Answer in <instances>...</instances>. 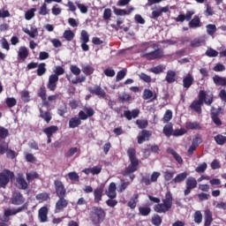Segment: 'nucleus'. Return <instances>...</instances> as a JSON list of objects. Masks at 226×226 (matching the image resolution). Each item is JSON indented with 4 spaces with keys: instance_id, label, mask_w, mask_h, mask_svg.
Returning <instances> with one entry per match:
<instances>
[{
    "instance_id": "9",
    "label": "nucleus",
    "mask_w": 226,
    "mask_h": 226,
    "mask_svg": "<svg viewBox=\"0 0 226 226\" xmlns=\"http://www.w3.org/2000/svg\"><path fill=\"white\" fill-rule=\"evenodd\" d=\"M197 178L193 177H189L185 180V190L184 191V194L186 197L192 193V190H195L197 187Z\"/></svg>"
},
{
    "instance_id": "59",
    "label": "nucleus",
    "mask_w": 226,
    "mask_h": 226,
    "mask_svg": "<svg viewBox=\"0 0 226 226\" xmlns=\"http://www.w3.org/2000/svg\"><path fill=\"white\" fill-rule=\"evenodd\" d=\"M205 54H206V56H207V57L218 56V51H216V49H214L212 48L208 49Z\"/></svg>"
},
{
    "instance_id": "35",
    "label": "nucleus",
    "mask_w": 226,
    "mask_h": 226,
    "mask_svg": "<svg viewBox=\"0 0 226 226\" xmlns=\"http://www.w3.org/2000/svg\"><path fill=\"white\" fill-rule=\"evenodd\" d=\"M211 223H213V213L210 210H206L204 226H211Z\"/></svg>"
},
{
    "instance_id": "63",
    "label": "nucleus",
    "mask_w": 226,
    "mask_h": 226,
    "mask_svg": "<svg viewBox=\"0 0 226 226\" xmlns=\"http://www.w3.org/2000/svg\"><path fill=\"white\" fill-rule=\"evenodd\" d=\"M102 17L104 20H110V17H112V10L109 8L105 9Z\"/></svg>"
},
{
    "instance_id": "23",
    "label": "nucleus",
    "mask_w": 226,
    "mask_h": 226,
    "mask_svg": "<svg viewBox=\"0 0 226 226\" xmlns=\"http://www.w3.org/2000/svg\"><path fill=\"white\" fill-rule=\"evenodd\" d=\"M162 133H164L165 136L168 138L172 137L174 133V125L172 124V123H169L166 125H164L162 129Z\"/></svg>"
},
{
    "instance_id": "43",
    "label": "nucleus",
    "mask_w": 226,
    "mask_h": 226,
    "mask_svg": "<svg viewBox=\"0 0 226 226\" xmlns=\"http://www.w3.org/2000/svg\"><path fill=\"white\" fill-rule=\"evenodd\" d=\"M64 38L66 40V41H72L73 38H75V33L72 30H65L64 32Z\"/></svg>"
},
{
    "instance_id": "19",
    "label": "nucleus",
    "mask_w": 226,
    "mask_h": 226,
    "mask_svg": "<svg viewBox=\"0 0 226 226\" xmlns=\"http://www.w3.org/2000/svg\"><path fill=\"white\" fill-rule=\"evenodd\" d=\"M117 187L116 183L111 182L108 187V191H106V195L109 199H116L117 197V193L116 192Z\"/></svg>"
},
{
    "instance_id": "61",
    "label": "nucleus",
    "mask_w": 226,
    "mask_h": 226,
    "mask_svg": "<svg viewBox=\"0 0 226 226\" xmlns=\"http://www.w3.org/2000/svg\"><path fill=\"white\" fill-rule=\"evenodd\" d=\"M194 222L195 223H202V213L200 211H196L194 213Z\"/></svg>"
},
{
    "instance_id": "30",
    "label": "nucleus",
    "mask_w": 226,
    "mask_h": 226,
    "mask_svg": "<svg viewBox=\"0 0 226 226\" xmlns=\"http://www.w3.org/2000/svg\"><path fill=\"white\" fill-rule=\"evenodd\" d=\"M26 34H28L30 38H36L38 36V28L36 26H31V31L29 28H23Z\"/></svg>"
},
{
    "instance_id": "13",
    "label": "nucleus",
    "mask_w": 226,
    "mask_h": 226,
    "mask_svg": "<svg viewBox=\"0 0 226 226\" xmlns=\"http://www.w3.org/2000/svg\"><path fill=\"white\" fill-rule=\"evenodd\" d=\"M88 91L91 94H95V96H99L100 98H105L107 96L105 90L99 85H95L94 87H88Z\"/></svg>"
},
{
    "instance_id": "10",
    "label": "nucleus",
    "mask_w": 226,
    "mask_h": 226,
    "mask_svg": "<svg viewBox=\"0 0 226 226\" xmlns=\"http://www.w3.org/2000/svg\"><path fill=\"white\" fill-rule=\"evenodd\" d=\"M55 186V193L56 197H66V187H64V184L59 179L54 181Z\"/></svg>"
},
{
    "instance_id": "54",
    "label": "nucleus",
    "mask_w": 226,
    "mask_h": 226,
    "mask_svg": "<svg viewBox=\"0 0 226 226\" xmlns=\"http://www.w3.org/2000/svg\"><path fill=\"white\" fill-rule=\"evenodd\" d=\"M80 41L81 42H89V34H87V31H86V30L81 31Z\"/></svg>"
},
{
    "instance_id": "14",
    "label": "nucleus",
    "mask_w": 226,
    "mask_h": 226,
    "mask_svg": "<svg viewBox=\"0 0 226 226\" xmlns=\"http://www.w3.org/2000/svg\"><path fill=\"white\" fill-rule=\"evenodd\" d=\"M37 96L42 100L43 107H50V103L47 101V88L41 86L37 93Z\"/></svg>"
},
{
    "instance_id": "50",
    "label": "nucleus",
    "mask_w": 226,
    "mask_h": 226,
    "mask_svg": "<svg viewBox=\"0 0 226 226\" xmlns=\"http://www.w3.org/2000/svg\"><path fill=\"white\" fill-rule=\"evenodd\" d=\"M185 133H187V131L185 128L173 130V137H183Z\"/></svg>"
},
{
    "instance_id": "42",
    "label": "nucleus",
    "mask_w": 226,
    "mask_h": 226,
    "mask_svg": "<svg viewBox=\"0 0 226 226\" xmlns=\"http://www.w3.org/2000/svg\"><path fill=\"white\" fill-rule=\"evenodd\" d=\"M34 179H40V174L36 171H31L26 173V181L31 183V181H34Z\"/></svg>"
},
{
    "instance_id": "1",
    "label": "nucleus",
    "mask_w": 226,
    "mask_h": 226,
    "mask_svg": "<svg viewBox=\"0 0 226 226\" xmlns=\"http://www.w3.org/2000/svg\"><path fill=\"white\" fill-rule=\"evenodd\" d=\"M215 102V95L213 94H210L207 95L204 90H200L198 94V100H194L191 105L190 109L191 110H193L196 112V114H202V105L206 103L207 107H211L213 102Z\"/></svg>"
},
{
    "instance_id": "47",
    "label": "nucleus",
    "mask_w": 226,
    "mask_h": 226,
    "mask_svg": "<svg viewBox=\"0 0 226 226\" xmlns=\"http://www.w3.org/2000/svg\"><path fill=\"white\" fill-rule=\"evenodd\" d=\"M5 103L9 109H12V107H15V105H17V99L13 97H7L5 99Z\"/></svg>"
},
{
    "instance_id": "44",
    "label": "nucleus",
    "mask_w": 226,
    "mask_h": 226,
    "mask_svg": "<svg viewBox=\"0 0 226 226\" xmlns=\"http://www.w3.org/2000/svg\"><path fill=\"white\" fill-rule=\"evenodd\" d=\"M139 212L141 216H148L151 213V207H139Z\"/></svg>"
},
{
    "instance_id": "32",
    "label": "nucleus",
    "mask_w": 226,
    "mask_h": 226,
    "mask_svg": "<svg viewBox=\"0 0 226 226\" xmlns=\"http://www.w3.org/2000/svg\"><path fill=\"white\" fill-rule=\"evenodd\" d=\"M156 100L157 95L156 94H154L153 91L146 88L143 92V100Z\"/></svg>"
},
{
    "instance_id": "18",
    "label": "nucleus",
    "mask_w": 226,
    "mask_h": 226,
    "mask_svg": "<svg viewBox=\"0 0 226 226\" xmlns=\"http://www.w3.org/2000/svg\"><path fill=\"white\" fill-rule=\"evenodd\" d=\"M139 114H140V110L137 109H132V111L130 110L124 111V116L126 117L128 121H132V119L139 117Z\"/></svg>"
},
{
    "instance_id": "45",
    "label": "nucleus",
    "mask_w": 226,
    "mask_h": 226,
    "mask_svg": "<svg viewBox=\"0 0 226 226\" xmlns=\"http://www.w3.org/2000/svg\"><path fill=\"white\" fill-rule=\"evenodd\" d=\"M80 153V149L78 147H71L64 154L65 158H72L73 154Z\"/></svg>"
},
{
    "instance_id": "26",
    "label": "nucleus",
    "mask_w": 226,
    "mask_h": 226,
    "mask_svg": "<svg viewBox=\"0 0 226 226\" xmlns=\"http://www.w3.org/2000/svg\"><path fill=\"white\" fill-rule=\"evenodd\" d=\"M133 11V7H129L128 10L124 9H114L115 15H117L118 17H124V15H130Z\"/></svg>"
},
{
    "instance_id": "21",
    "label": "nucleus",
    "mask_w": 226,
    "mask_h": 226,
    "mask_svg": "<svg viewBox=\"0 0 226 226\" xmlns=\"http://www.w3.org/2000/svg\"><path fill=\"white\" fill-rule=\"evenodd\" d=\"M149 137H151V132L147 130L141 131L139 136H138V144H143L146 140H149Z\"/></svg>"
},
{
    "instance_id": "46",
    "label": "nucleus",
    "mask_w": 226,
    "mask_h": 226,
    "mask_svg": "<svg viewBox=\"0 0 226 226\" xmlns=\"http://www.w3.org/2000/svg\"><path fill=\"white\" fill-rule=\"evenodd\" d=\"M172 119V110L167 109L162 117V123L167 124Z\"/></svg>"
},
{
    "instance_id": "48",
    "label": "nucleus",
    "mask_w": 226,
    "mask_h": 226,
    "mask_svg": "<svg viewBox=\"0 0 226 226\" xmlns=\"http://www.w3.org/2000/svg\"><path fill=\"white\" fill-rule=\"evenodd\" d=\"M206 28H207V34H209V36H213L215 33H216L217 31L216 25H213V24L207 25Z\"/></svg>"
},
{
    "instance_id": "31",
    "label": "nucleus",
    "mask_w": 226,
    "mask_h": 226,
    "mask_svg": "<svg viewBox=\"0 0 226 226\" xmlns=\"http://www.w3.org/2000/svg\"><path fill=\"white\" fill-rule=\"evenodd\" d=\"M138 202H139V193H136L133 195V197L131 198V200L127 203V206L131 209H135L137 207Z\"/></svg>"
},
{
    "instance_id": "64",
    "label": "nucleus",
    "mask_w": 226,
    "mask_h": 226,
    "mask_svg": "<svg viewBox=\"0 0 226 226\" xmlns=\"http://www.w3.org/2000/svg\"><path fill=\"white\" fill-rule=\"evenodd\" d=\"M136 124H138L139 128L144 130V128H147V120H137Z\"/></svg>"
},
{
    "instance_id": "24",
    "label": "nucleus",
    "mask_w": 226,
    "mask_h": 226,
    "mask_svg": "<svg viewBox=\"0 0 226 226\" xmlns=\"http://www.w3.org/2000/svg\"><path fill=\"white\" fill-rule=\"evenodd\" d=\"M167 153L169 154H172V156L174 157L176 162L179 163V165H183V157H181V155H179V154H177V152H176L173 148L171 147L167 148Z\"/></svg>"
},
{
    "instance_id": "15",
    "label": "nucleus",
    "mask_w": 226,
    "mask_h": 226,
    "mask_svg": "<svg viewBox=\"0 0 226 226\" xmlns=\"http://www.w3.org/2000/svg\"><path fill=\"white\" fill-rule=\"evenodd\" d=\"M193 82H195L193 75H192L191 73L186 74V76L183 79L184 89H190L192 86H193Z\"/></svg>"
},
{
    "instance_id": "2",
    "label": "nucleus",
    "mask_w": 226,
    "mask_h": 226,
    "mask_svg": "<svg viewBox=\"0 0 226 226\" xmlns=\"http://www.w3.org/2000/svg\"><path fill=\"white\" fill-rule=\"evenodd\" d=\"M148 199L151 202H154L156 204L154 207L155 213H167L172 209L174 198L172 197V192H170V191L165 193V198L162 199V203H160V199L154 196L148 195Z\"/></svg>"
},
{
    "instance_id": "16",
    "label": "nucleus",
    "mask_w": 226,
    "mask_h": 226,
    "mask_svg": "<svg viewBox=\"0 0 226 226\" xmlns=\"http://www.w3.org/2000/svg\"><path fill=\"white\" fill-rule=\"evenodd\" d=\"M49 207H41L39 209V220L41 223H45V222H48L49 217Z\"/></svg>"
},
{
    "instance_id": "22",
    "label": "nucleus",
    "mask_w": 226,
    "mask_h": 226,
    "mask_svg": "<svg viewBox=\"0 0 226 226\" xmlns=\"http://www.w3.org/2000/svg\"><path fill=\"white\" fill-rule=\"evenodd\" d=\"M39 112H40L39 117L43 119L45 123H47V124H49V123L52 121V113H50V111H43V109H40Z\"/></svg>"
},
{
    "instance_id": "58",
    "label": "nucleus",
    "mask_w": 226,
    "mask_h": 226,
    "mask_svg": "<svg viewBox=\"0 0 226 226\" xmlns=\"http://www.w3.org/2000/svg\"><path fill=\"white\" fill-rule=\"evenodd\" d=\"M39 15H49V10L47 8V3L45 2L39 9Z\"/></svg>"
},
{
    "instance_id": "34",
    "label": "nucleus",
    "mask_w": 226,
    "mask_h": 226,
    "mask_svg": "<svg viewBox=\"0 0 226 226\" xmlns=\"http://www.w3.org/2000/svg\"><path fill=\"white\" fill-rule=\"evenodd\" d=\"M165 80L168 84H173V82H176V72L170 70L168 71Z\"/></svg>"
},
{
    "instance_id": "29",
    "label": "nucleus",
    "mask_w": 226,
    "mask_h": 226,
    "mask_svg": "<svg viewBox=\"0 0 226 226\" xmlns=\"http://www.w3.org/2000/svg\"><path fill=\"white\" fill-rule=\"evenodd\" d=\"M47 64L41 63L37 65L36 73L38 77H43L47 73Z\"/></svg>"
},
{
    "instance_id": "39",
    "label": "nucleus",
    "mask_w": 226,
    "mask_h": 226,
    "mask_svg": "<svg viewBox=\"0 0 226 226\" xmlns=\"http://www.w3.org/2000/svg\"><path fill=\"white\" fill-rule=\"evenodd\" d=\"M215 141L218 146H223L226 144V136H223L222 134H217L214 137Z\"/></svg>"
},
{
    "instance_id": "11",
    "label": "nucleus",
    "mask_w": 226,
    "mask_h": 226,
    "mask_svg": "<svg viewBox=\"0 0 226 226\" xmlns=\"http://www.w3.org/2000/svg\"><path fill=\"white\" fill-rule=\"evenodd\" d=\"M11 202L13 206H22L26 202V198H24V195L20 192L14 191L11 198Z\"/></svg>"
},
{
    "instance_id": "33",
    "label": "nucleus",
    "mask_w": 226,
    "mask_h": 226,
    "mask_svg": "<svg viewBox=\"0 0 226 226\" xmlns=\"http://www.w3.org/2000/svg\"><path fill=\"white\" fill-rule=\"evenodd\" d=\"M185 128L187 130H202V126L199 122H187L185 123Z\"/></svg>"
},
{
    "instance_id": "27",
    "label": "nucleus",
    "mask_w": 226,
    "mask_h": 226,
    "mask_svg": "<svg viewBox=\"0 0 226 226\" xmlns=\"http://www.w3.org/2000/svg\"><path fill=\"white\" fill-rule=\"evenodd\" d=\"M16 182L19 185L20 190H27L29 185L27 184L24 177L22 176L18 177L16 179Z\"/></svg>"
},
{
    "instance_id": "55",
    "label": "nucleus",
    "mask_w": 226,
    "mask_h": 226,
    "mask_svg": "<svg viewBox=\"0 0 226 226\" xmlns=\"http://www.w3.org/2000/svg\"><path fill=\"white\" fill-rule=\"evenodd\" d=\"M30 98L31 97L29 95V91L25 90V91L21 92V100L23 102H25V103H27V102H31Z\"/></svg>"
},
{
    "instance_id": "20",
    "label": "nucleus",
    "mask_w": 226,
    "mask_h": 226,
    "mask_svg": "<svg viewBox=\"0 0 226 226\" xmlns=\"http://www.w3.org/2000/svg\"><path fill=\"white\" fill-rule=\"evenodd\" d=\"M27 57H29V50L26 48V46H21L18 51V59L26 61Z\"/></svg>"
},
{
    "instance_id": "60",
    "label": "nucleus",
    "mask_w": 226,
    "mask_h": 226,
    "mask_svg": "<svg viewBox=\"0 0 226 226\" xmlns=\"http://www.w3.org/2000/svg\"><path fill=\"white\" fill-rule=\"evenodd\" d=\"M9 145L5 141L0 143V154H4L8 151Z\"/></svg>"
},
{
    "instance_id": "8",
    "label": "nucleus",
    "mask_w": 226,
    "mask_h": 226,
    "mask_svg": "<svg viewBox=\"0 0 226 226\" xmlns=\"http://www.w3.org/2000/svg\"><path fill=\"white\" fill-rule=\"evenodd\" d=\"M70 201L66 200V197H58L55 204V213H63L68 207Z\"/></svg>"
},
{
    "instance_id": "6",
    "label": "nucleus",
    "mask_w": 226,
    "mask_h": 226,
    "mask_svg": "<svg viewBox=\"0 0 226 226\" xmlns=\"http://www.w3.org/2000/svg\"><path fill=\"white\" fill-rule=\"evenodd\" d=\"M140 56L147 61H154L156 59H162L165 57V54L162 49H157L148 53H142Z\"/></svg>"
},
{
    "instance_id": "25",
    "label": "nucleus",
    "mask_w": 226,
    "mask_h": 226,
    "mask_svg": "<svg viewBox=\"0 0 226 226\" xmlns=\"http://www.w3.org/2000/svg\"><path fill=\"white\" fill-rule=\"evenodd\" d=\"M59 127L56 125H51L49 127L44 128L42 132L45 133V135H47V137H52L54 133H57Z\"/></svg>"
},
{
    "instance_id": "56",
    "label": "nucleus",
    "mask_w": 226,
    "mask_h": 226,
    "mask_svg": "<svg viewBox=\"0 0 226 226\" xmlns=\"http://www.w3.org/2000/svg\"><path fill=\"white\" fill-rule=\"evenodd\" d=\"M152 223L155 226L162 225V217L159 215H155L152 217Z\"/></svg>"
},
{
    "instance_id": "57",
    "label": "nucleus",
    "mask_w": 226,
    "mask_h": 226,
    "mask_svg": "<svg viewBox=\"0 0 226 226\" xmlns=\"http://www.w3.org/2000/svg\"><path fill=\"white\" fill-rule=\"evenodd\" d=\"M9 135H10V132L8 131V129L3 126H0V139H4Z\"/></svg>"
},
{
    "instance_id": "4",
    "label": "nucleus",
    "mask_w": 226,
    "mask_h": 226,
    "mask_svg": "<svg viewBox=\"0 0 226 226\" xmlns=\"http://www.w3.org/2000/svg\"><path fill=\"white\" fill-rule=\"evenodd\" d=\"M94 109L91 107L85 108L84 110H80L78 114L79 117H72L69 120V128H77L82 124V121L87 120L88 117L94 116Z\"/></svg>"
},
{
    "instance_id": "51",
    "label": "nucleus",
    "mask_w": 226,
    "mask_h": 226,
    "mask_svg": "<svg viewBox=\"0 0 226 226\" xmlns=\"http://www.w3.org/2000/svg\"><path fill=\"white\" fill-rule=\"evenodd\" d=\"M193 146H196V147H199L200 144H202V136L200 134L195 135V137L192 139V143Z\"/></svg>"
},
{
    "instance_id": "41",
    "label": "nucleus",
    "mask_w": 226,
    "mask_h": 226,
    "mask_svg": "<svg viewBox=\"0 0 226 226\" xmlns=\"http://www.w3.org/2000/svg\"><path fill=\"white\" fill-rule=\"evenodd\" d=\"M163 70H165V65L159 64L149 69V72H151V73H154L155 75H159V73H163Z\"/></svg>"
},
{
    "instance_id": "36",
    "label": "nucleus",
    "mask_w": 226,
    "mask_h": 226,
    "mask_svg": "<svg viewBox=\"0 0 226 226\" xmlns=\"http://www.w3.org/2000/svg\"><path fill=\"white\" fill-rule=\"evenodd\" d=\"M36 200L39 202H47V200H50V194L48 192H41L35 196Z\"/></svg>"
},
{
    "instance_id": "5",
    "label": "nucleus",
    "mask_w": 226,
    "mask_h": 226,
    "mask_svg": "<svg viewBox=\"0 0 226 226\" xmlns=\"http://www.w3.org/2000/svg\"><path fill=\"white\" fill-rule=\"evenodd\" d=\"M127 156H129V166L124 170V176L127 174H133L137 172L139 169V159L137 158V150L133 147H129L127 149Z\"/></svg>"
},
{
    "instance_id": "3",
    "label": "nucleus",
    "mask_w": 226,
    "mask_h": 226,
    "mask_svg": "<svg viewBox=\"0 0 226 226\" xmlns=\"http://www.w3.org/2000/svg\"><path fill=\"white\" fill-rule=\"evenodd\" d=\"M194 15V11H186L185 15L179 14L176 18V22H185V20H186L187 22H189L188 26L190 29H197L199 27H202V21H200V17H199V15ZM192 17H193L192 19Z\"/></svg>"
},
{
    "instance_id": "12",
    "label": "nucleus",
    "mask_w": 226,
    "mask_h": 226,
    "mask_svg": "<svg viewBox=\"0 0 226 226\" xmlns=\"http://www.w3.org/2000/svg\"><path fill=\"white\" fill-rule=\"evenodd\" d=\"M57 82H59V77L50 74L47 83L49 91H52L54 93V91L57 89Z\"/></svg>"
},
{
    "instance_id": "28",
    "label": "nucleus",
    "mask_w": 226,
    "mask_h": 226,
    "mask_svg": "<svg viewBox=\"0 0 226 226\" xmlns=\"http://www.w3.org/2000/svg\"><path fill=\"white\" fill-rule=\"evenodd\" d=\"M186 177H188V172L185 171L182 172L180 174H177L171 181V183H183V181H185V179H186Z\"/></svg>"
},
{
    "instance_id": "49",
    "label": "nucleus",
    "mask_w": 226,
    "mask_h": 226,
    "mask_svg": "<svg viewBox=\"0 0 226 226\" xmlns=\"http://www.w3.org/2000/svg\"><path fill=\"white\" fill-rule=\"evenodd\" d=\"M53 75L55 77H61V75H64V68L61 65H57L55 67V70L53 71Z\"/></svg>"
},
{
    "instance_id": "53",
    "label": "nucleus",
    "mask_w": 226,
    "mask_h": 226,
    "mask_svg": "<svg viewBox=\"0 0 226 226\" xmlns=\"http://www.w3.org/2000/svg\"><path fill=\"white\" fill-rule=\"evenodd\" d=\"M68 177L71 181H77V183H79V181L80 180V177L75 171L69 172Z\"/></svg>"
},
{
    "instance_id": "52",
    "label": "nucleus",
    "mask_w": 226,
    "mask_h": 226,
    "mask_svg": "<svg viewBox=\"0 0 226 226\" xmlns=\"http://www.w3.org/2000/svg\"><path fill=\"white\" fill-rule=\"evenodd\" d=\"M34 11H36V8H32L26 11L25 19L26 20H31L34 17Z\"/></svg>"
},
{
    "instance_id": "17",
    "label": "nucleus",
    "mask_w": 226,
    "mask_h": 226,
    "mask_svg": "<svg viewBox=\"0 0 226 226\" xmlns=\"http://www.w3.org/2000/svg\"><path fill=\"white\" fill-rule=\"evenodd\" d=\"M94 200L96 204H100V202H102V199L103 197V185H101L100 187L94 189Z\"/></svg>"
},
{
    "instance_id": "40",
    "label": "nucleus",
    "mask_w": 226,
    "mask_h": 226,
    "mask_svg": "<svg viewBox=\"0 0 226 226\" xmlns=\"http://www.w3.org/2000/svg\"><path fill=\"white\" fill-rule=\"evenodd\" d=\"M176 175V171L166 170L163 171V178L165 181H171L174 176Z\"/></svg>"
},
{
    "instance_id": "38",
    "label": "nucleus",
    "mask_w": 226,
    "mask_h": 226,
    "mask_svg": "<svg viewBox=\"0 0 226 226\" xmlns=\"http://www.w3.org/2000/svg\"><path fill=\"white\" fill-rule=\"evenodd\" d=\"M220 114H223V109L222 108L215 109L214 106L211 107V109H210L211 117H218Z\"/></svg>"
},
{
    "instance_id": "62",
    "label": "nucleus",
    "mask_w": 226,
    "mask_h": 226,
    "mask_svg": "<svg viewBox=\"0 0 226 226\" xmlns=\"http://www.w3.org/2000/svg\"><path fill=\"white\" fill-rule=\"evenodd\" d=\"M207 169V163L203 162L201 164H200L195 171L198 172L199 174L202 173V172H206V170Z\"/></svg>"
},
{
    "instance_id": "7",
    "label": "nucleus",
    "mask_w": 226,
    "mask_h": 226,
    "mask_svg": "<svg viewBox=\"0 0 226 226\" xmlns=\"http://www.w3.org/2000/svg\"><path fill=\"white\" fill-rule=\"evenodd\" d=\"M15 175L9 170H4L0 173V188H6L10 180L13 178Z\"/></svg>"
},
{
    "instance_id": "37",
    "label": "nucleus",
    "mask_w": 226,
    "mask_h": 226,
    "mask_svg": "<svg viewBox=\"0 0 226 226\" xmlns=\"http://www.w3.org/2000/svg\"><path fill=\"white\" fill-rule=\"evenodd\" d=\"M215 86H226V78L215 75L213 77Z\"/></svg>"
}]
</instances>
